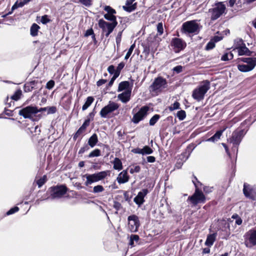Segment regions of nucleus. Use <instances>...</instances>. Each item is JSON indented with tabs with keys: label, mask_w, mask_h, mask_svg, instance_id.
<instances>
[{
	"label": "nucleus",
	"mask_w": 256,
	"mask_h": 256,
	"mask_svg": "<svg viewBox=\"0 0 256 256\" xmlns=\"http://www.w3.org/2000/svg\"><path fill=\"white\" fill-rule=\"evenodd\" d=\"M109 171H102L92 174H86L82 176V180H84L86 178L84 185L88 186L94 182L103 180L108 174Z\"/></svg>",
	"instance_id": "nucleus-1"
},
{
	"label": "nucleus",
	"mask_w": 256,
	"mask_h": 256,
	"mask_svg": "<svg viewBox=\"0 0 256 256\" xmlns=\"http://www.w3.org/2000/svg\"><path fill=\"white\" fill-rule=\"evenodd\" d=\"M168 86L166 80L161 76L156 78L150 86L149 90L152 95H158Z\"/></svg>",
	"instance_id": "nucleus-2"
},
{
	"label": "nucleus",
	"mask_w": 256,
	"mask_h": 256,
	"mask_svg": "<svg viewBox=\"0 0 256 256\" xmlns=\"http://www.w3.org/2000/svg\"><path fill=\"white\" fill-rule=\"evenodd\" d=\"M210 88V83L208 80L202 82L201 84L194 89L192 92V98L199 102L204 99V96Z\"/></svg>",
	"instance_id": "nucleus-3"
},
{
	"label": "nucleus",
	"mask_w": 256,
	"mask_h": 256,
	"mask_svg": "<svg viewBox=\"0 0 256 256\" xmlns=\"http://www.w3.org/2000/svg\"><path fill=\"white\" fill-rule=\"evenodd\" d=\"M246 64H239L238 65V70L242 72H248L252 70L256 66V57L246 58L240 59Z\"/></svg>",
	"instance_id": "nucleus-4"
},
{
	"label": "nucleus",
	"mask_w": 256,
	"mask_h": 256,
	"mask_svg": "<svg viewBox=\"0 0 256 256\" xmlns=\"http://www.w3.org/2000/svg\"><path fill=\"white\" fill-rule=\"evenodd\" d=\"M120 106L118 104L110 101L108 105L104 106L100 111V114L102 118L109 117V115L118 108Z\"/></svg>",
	"instance_id": "nucleus-5"
},
{
	"label": "nucleus",
	"mask_w": 256,
	"mask_h": 256,
	"mask_svg": "<svg viewBox=\"0 0 256 256\" xmlns=\"http://www.w3.org/2000/svg\"><path fill=\"white\" fill-rule=\"evenodd\" d=\"M244 244L248 248L256 246V228L249 230L244 236Z\"/></svg>",
	"instance_id": "nucleus-6"
},
{
	"label": "nucleus",
	"mask_w": 256,
	"mask_h": 256,
	"mask_svg": "<svg viewBox=\"0 0 256 256\" xmlns=\"http://www.w3.org/2000/svg\"><path fill=\"white\" fill-rule=\"evenodd\" d=\"M52 199L60 198H62L67 192L68 188L64 186H57L50 188Z\"/></svg>",
	"instance_id": "nucleus-7"
},
{
	"label": "nucleus",
	"mask_w": 256,
	"mask_h": 256,
	"mask_svg": "<svg viewBox=\"0 0 256 256\" xmlns=\"http://www.w3.org/2000/svg\"><path fill=\"white\" fill-rule=\"evenodd\" d=\"M182 29L185 33L197 34L200 30L199 24L195 20L188 21L182 24Z\"/></svg>",
	"instance_id": "nucleus-8"
},
{
	"label": "nucleus",
	"mask_w": 256,
	"mask_h": 256,
	"mask_svg": "<svg viewBox=\"0 0 256 256\" xmlns=\"http://www.w3.org/2000/svg\"><path fill=\"white\" fill-rule=\"evenodd\" d=\"M117 24V22L110 23L104 21L102 19L100 20L98 22L99 26L102 29V32L105 33V36L106 37H108V36L112 32Z\"/></svg>",
	"instance_id": "nucleus-9"
},
{
	"label": "nucleus",
	"mask_w": 256,
	"mask_h": 256,
	"mask_svg": "<svg viewBox=\"0 0 256 256\" xmlns=\"http://www.w3.org/2000/svg\"><path fill=\"white\" fill-rule=\"evenodd\" d=\"M244 136L243 130H236L232 132V137L228 140V141L233 144V150L236 148L238 152V146L240 144Z\"/></svg>",
	"instance_id": "nucleus-10"
},
{
	"label": "nucleus",
	"mask_w": 256,
	"mask_h": 256,
	"mask_svg": "<svg viewBox=\"0 0 256 256\" xmlns=\"http://www.w3.org/2000/svg\"><path fill=\"white\" fill-rule=\"evenodd\" d=\"M226 7L222 2L216 4V6L209 10V12L211 14V19L215 20L218 18L224 12Z\"/></svg>",
	"instance_id": "nucleus-11"
},
{
	"label": "nucleus",
	"mask_w": 256,
	"mask_h": 256,
	"mask_svg": "<svg viewBox=\"0 0 256 256\" xmlns=\"http://www.w3.org/2000/svg\"><path fill=\"white\" fill-rule=\"evenodd\" d=\"M188 200L196 206L198 203L204 202L206 198L202 191L200 190L198 188H196L194 193L193 195L188 197Z\"/></svg>",
	"instance_id": "nucleus-12"
},
{
	"label": "nucleus",
	"mask_w": 256,
	"mask_h": 256,
	"mask_svg": "<svg viewBox=\"0 0 256 256\" xmlns=\"http://www.w3.org/2000/svg\"><path fill=\"white\" fill-rule=\"evenodd\" d=\"M128 228L132 232H136L140 226L138 218L134 215L130 216L128 218Z\"/></svg>",
	"instance_id": "nucleus-13"
},
{
	"label": "nucleus",
	"mask_w": 256,
	"mask_h": 256,
	"mask_svg": "<svg viewBox=\"0 0 256 256\" xmlns=\"http://www.w3.org/2000/svg\"><path fill=\"white\" fill-rule=\"evenodd\" d=\"M38 113V108L36 106H28L20 110L18 114L26 118H32Z\"/></svg>",
	"instance_id": "nucleus-14"
},
{
	"label": "nucleus",
	"mask_w": 256,
	"mask_h": 256,
	"mask_svg": "<svg viewBox=\"0 0 256 256\" xmlns=\"http://www.w3.org/2000/svg\"><path fill=\"white\" fill-rule=\"evenodd\" d=\"M149 109L150 108L148 106H142L139 111L134 114L132 121L136 124L138 123L147 115Z\"/></svg>",
	"instance_id": "nucleus-15"
},
{
	"label": "nucleus",
	"mask_w": 256,
	"mask_h": 256,
	"mask_svg": "<svg viewBox=\"0 0 256 256\" xmlns=\"http://www.w3.org/2000/svg\"><path fill=\"white\" fill-rule=\"evenodd\" d=\"M243 192L244 195L248 198L254 200L256 197V190L255 188L246 183L244 184Z\"/></svg>",
	"instance_id": "nucleus-16"
},
{
	"label": "nucleus",
	"mask_w": 256,
	"mask_h": 256,
	"mask_svg": "<svg viewBox=\"0 0 256 256\" xmlns=\"http://www.w3.org/2000/svg\"><path fill=\"white\" fill-rule=\"evenodd\" d=\"M171 46L174 51L178 52L184 48L186 46V43L182 39L176 38L172 39Z\"/></svg>",
	"instance_id": "nucleus-17"
},
{
	"label": "nucleus",
	"mask_w": 256,
	"mask_h": 256,
	"mask_svg": "<svg viewBox=\"0 0 256 256\" xmlns=\"http://www.w3.org/2000/svg\"><path fill=\"white\" fill-rule=\"evenodd\" d=\"M148 190L147 189H143L134 198V202L139 206L142 204L144 202V198L147 194Z\"/></svg>",
	"instance_id": "nucleus-18"
},
{
	"label": "nucleus",
	"mask_w": 256,
	"mask_h": 256,
	"mask_svg": "<svg viewBox=\"0 0 256 256\" xmlns=\"http://www.w3.org/2000/svg\"><path fill=\"white\" fill-rule=\"evenodd\" d=\"M132 90H127L124 92L118 94V98L123 103L128 102L130 98Z\"/></svg>",
	"instance_id": "nucleus-19"
},
{
	"label": "nucleus",
	"mask_w": 256,
	"mask_h": 256,
	"mask_svg": "<svg viewBox=\"0 0 256 256\" xmlns=\"http://www.w3.org/2000/svg\"><path fill=\"white\" fill-rule=\"evenodd\" d=\"M135 0H126V5L122 6L123 9L128 12H131L136 8V3H134Z\"/></svg>",
	"instance_id": "nucleus-20"
},
{
	"label": "nucleus",
	"mask_w": 256,
	"mask_h": 256,
	"mask_svg": "<svg viewBox=\"0 0 256 256\" xmlns=\"http://www.w3.org/2000/svg\"><path fill=\"white\" fill-rule=\"evenodd\" d=\"M129 176L126 170L122 172L117 177V181L119 184H124L128 181Z\"/></svg>",
	"instance_id": "nucleus-21"
},
{
	"label": "nucleus",
	"mask_w": 256,
	"mask_h": 256,
	"mask_svg": "<svg viewBox=\"0 0 256 256\" xmlns=\"http://www.w3.org/2000/svg\"><path fill=\"white\" fill-rule=\"evenodd\" d=\"M217 234L216 233H214L212 234H210L208 235L206 240L205 242V245L210 247L214 244V242L216 240Z\"/></svg>",
	"instance_id": "nucleus-22"
},
{
	"label": "nucleus",
	"mask_w": 256,
	"mask_h": 256,
	"mask_svg": "<svg viewBox=\"0 0 256 256\" xmlns=\"http://www.w3.org/2000/svg\"><path fill=\"white\" fill-rule=\"evenodd\" d=\"M236 50L239 56H250L252 52L246 47V45L238 48Z\"/></svg>",
	"instance_id": "nucleus-23"
},
{
	"label": "nucleus",
	"mask_w": 256,
	"mask_h": 256,
	"mask_svg": "<svg viewBox=\"0 0 256 256\" xmlns=\"http://www.w3.org/2000/svg\"><path fill=\"white\" fill-rule=\"evenodd\" d=\"M226 130V128H224L222 130H220L218 131H217L216 133L212 137L209 138L206 140V141L208 142H215L218 141L220 138L221 136L222 135V132Z\"/></svg>",
	"instance_id": "nucleus-24"
},
{
	"label": "nucleus",
	"mask_w": 256,
	"mask_h": 256,
	"mask_svg": "<svg viewBox=\"0 0 256 256\" xmlns=\"http://www.w3.org/2000/svg\"><path fill=\"white\" fill-rule=\"evenodd\" d=\"M130 82L128 81H124L119 84L118 91L121 92L124 90H132L129 88Z\"/></svg>",
	"instance_id": "nucleus-25"
},
{
	"label": "nucleus",
	"mask_w": 256,
	"mask_h": 256,
	"mask_svg": "<svg viewBox=\"0 0 256 256\" xmlns=\"http://www.w3.org/2000/svg\"><path fill=\"white\" fill-rule=\"evenodd\" d=\"M98 142L97 135L96 134H93L88 139V144L91 148L94 147Z\"/></svg>",
	"instance_id": "nucleus-26"
},
{
	"label": "nucleus",
	"mask_w": 256,
	"mask_h": 256,
	"mask_svg": "<svg viewBox=\"0 0 256 256\" xmlns=\"http://www.w3.org/2000/svg\"><path fill=\"white\" fill-rule=\"evenodd\" d=\"M113 164L114 170H120L122 169V162L118 158H116L114 159Z\"/></svg>",
	"instance_id": "nucleus-27"
},
{
	"label": "nucleus",
	"mask_w": 256,
	"mask_h": 256,
	"mask_svg": "<svg viewBox=\"0 0 256 256\" xmlns=\"http://www.w3.org/2000/svg\"><path fill=\"white\" fill-rule=\"evenodd\" d=\"M94 98L92 96H90L86 98V101L82 106V110L83 111L86 110L94 102Z\"/></svg>",
	"instance_id": "nucleus-28"
},
{
	"label": "nucleus",
	"mask_w": 256,
	"mask_h": 256,
	"mask_svg": "<svg viewBox=\"0 0 256 256\" xmlns=\"http://www.w3.org/2000/svg\"><path fill=\"white\" fill-rule=\"evenodd\" d=\"M40 26L36 24H34L30 28V34L32 36H36L38 35V32Z\"/></svg>",
	"instance_id": "nucleus-29"
},
{
	"label": "nucleus",
	"mask_w": 256,
	"mask_h": 256,
	"mask_svg": "<svg viewBox=\"0 0 256 256\" xmlns=\"http://www.w3.org/2000/svg\"><path fill=\"white\" fill-rule=\"evenodd\" d=\"M114 14H106L104 15V18L106 20L111 21V23L117 22L116 20V17L114 16Z\"/></svg>",
	"instance_id": "nucleus-30"
},
{
	"label": "nucleus",
	"mask_w": 256,
	"mask_h": 256,
	"mask_svg": "<svg viewBox=\"0 0 256 256\" xmlns=\"http://www.w3.org/2000/svg\"><path fill=\"white\" fill-rule=\"evenodd\" d=\"M246 44L244 43L242 39L238 38L234 40V46H236L234 50H236L238 48Z\"/></svg>",
	"instance_id": "nucleus-31"
},
{
	"label": "nucleus",
	"mask_w": 256,
	"mask_h": 256,
	"mask_svg": "<svg viewBox=\"0 0 256 256\" xmlns=\"http://www.w3.org/2000/svg\"><path fill=\"white\" fill-rule=\"evenodd\" d=\"M176 116L180 120H182L186 118V112L184 110L178 111L176 114Z\"/></svg>",
	"instance_id": "nucleus-32"
},
{
	"label": "nucleus",
	"mask_w": 256,
	"mask_h": 256,
	"mask_svg": "<svg viewBox=\"0 0 256 256\" xmlns=\"http://www.w3.org/2000/svg\"><path fill=\"white\" fill-rule=\"evenodd\" d=\"M160 118V115L155 114L154 115L150 120V126H154L156 123L158 121Z\"/></svg>",
	"instance_id": "nucleus-33"
},
{
	"label": "nucleus",
	"mask_w": 256,
	"mask_h": 256,
	"mask_svg": "<svg viewBox=\"0 0 256 256\" xmlns=\"http://www.w3.org/2000/svg\"><path fill=\"white\" fill-rule=\"evenodd\" d=\"M153 152V150L148 146H144L142 148V155L150 154Z\"/></svg>",
	"instance_id": "nucleus-34"
},
{
	"label": "nucleus",
	"mask_w": 256,
	"mask_h": 256,
	"mask_svg": "<svg viewBox=\"0 0 256 256\" xmlns=\"http://www.w3.org/2000/svg\"><path fill=\"white\" fill-rule=\"evenodd\" d=\"M100 156V150L99 149H95L89 154L88 157L92 158Z\"/></svg>",
	"instance_id": "nucleus-35"
},
{
	"label": "nucleus",
	"mask_w": 256,
	"mask_h": 256,
	"mask_svg": "<svg viewBox=\"0 0 256 256\" xmlns=\"http://www.w3.org/2000/svg\"><path fill=\"white\" fill-rule=\"evenodd\" d=\"M104 190V187L101 185H97L94 187L93 192L94 194L102 192Z\"/></svg>",
	"instance_id": "nucleus-36"
},
{
	"label": "nucleus",
	"mask_w": 256,
	"mask_h": 256,
	"mask_svg": "<svg viewBox=\"0 0 256 256\" xmlns=\"http://www.w3.org/2000/svg\"><path fill=\"white\" fill-rule=\"evenodd\" d=\"M21 95L22 91L20 90H18L14 92L11 98L14 100H18L20 98Z\"/></svg>",
	"instance_id": "nucleus-37"
},
{
	"label": "nucleus",
	"mask_w": 256,
	"mask_h": 256,
	"mask_svg": "<svg viewBox=\"0 0 256 256\" xmlns=\"http://www.w3.org/2000/svg\"><path fill=\"white\" fill-rule=\"evenodd\" d=\"M135 48V44H132L130 47V48L128 49L126 56H125V60H128L132 52H133L134 50V48Z\"/></svg>",
	"instance_id": "nucleus-38"
},
{
	"label": "nucleus",
	"mask_w": 256,
	"mask_h": 256,
	"mask_svg": "<svg viewBox=\"0 0 256 256\" xmlns=\"http://www.w3.org/2000/svg\"><path fill=\"white\" fill-rule=\"evenodd\" d=\"M180 104L179 102H174L172 105H171L170 108L169 110L170 111H172L178 109L180 108Z\"/></svg>",
	"instance_id": "nucleus-39"
},
{
	"label": "nucleus",
	"mask_w": 256,
	"mask_h": 256,
	"mask_svg": "<svg viewBox=\"0 0 256 256\" xmlns=\"http://www.w3.org/2000/svg\"><path fill=\"white\" fill-rule=\"evenodd\" d=\"M158 33L159 35H162L164 32L163 26L162 22H159L157 25Z\"/></svg>",
	"instance_id": "nucleus-40"
},
{
	"label": "nucleus",
	"mask_w": 256,
	"mask_h": 256,
	"mask_svg": "<svg viewBox=\"0 0 256 256\" xmlns=\"http://www.w3.org/2000/svg\"><path fill=\"white\" fill-rule=\"evenodd\" d=\"M140 170V168L138 166H134L132 168H131L130 170V174H134V172H138Z\"/></svg>",
	"instance_id": "nucleus-41"
},
{
	"label": "nucleus",
	"mask_w": 256,
	"mask_h": 256,
	"mask_svg": "<svg viewBox=\"0 0 256 256\" xmlns=\"http://www.w3.org/2000/svg\"><path fill=\"white\" fill-rule=\"evenodd\" d=\"M18 5H19V4H18V0H17V1L15 2V4L13 5V6H12V10H11L10 12H8V14H6V15H4V16H3V17H6V16H8V15H9V14H11L12 12H13L14 10H16V8H20V7L18 6Z\"/></svg>",
	"instance_id": "nucleus-42"
},
{
	"label": "nucleus",
	"mask_w": 256,
	"mask_h": 256,
	"mask_svg": "<svg viewBox=\"0 0 256 256\" xmlns=\"http://www.w3.org/2000/svg\"><path fill=\"white\" fill-rule=\"evenodd\" d=\"M46 182V176H44L42 178L37 181V184L39 188L41 187Z\"/></svg>",
	"instance_id": "nucleus-43"
},
{
	"label": "nucleus",
	"mask_w": 256,
	"mask_h": 256,
	"mask_svg": "<svg viewBox=\"0 0 256 256\" xmlns=\"http://www.w3.org/2000/svg\"><path fill=\"white\" fill-rule=\"evenodd\" d=\"M55 82L53 80H50L46 84V88L48 90H51L54 86Z\"/></svg>",
	"instance_id": "nucleus-44"
},
{
	"label": "nucleus",
	"mask_w": 256,
	"mask_h": 256,
	"mask_svg": "<svg viewBox=\"0 0 256 256\" xmlns=\"http://www.w3.org/2000/svg\"><path fill=\"white\" fill-rule=\"evenodd\" d=\"M104 10H106L107 12V14H116V10L112 8L110 6H105L104 8Z\"/></svg>",
	"instance_id": "nucleus-45"
},
{
	"label": "nucleus",
	"mask_w": 256,
	"mask_h": 256,
	"mask_svg": "<svg viewBox=\"0 0 256 256\" xmlns=\"http://www.w3.org/2000/svg\"><path fill=\"white\" fill-rule=\"evenodd\" d=\"M19 210V208L18 206H15L10 208L8 211L6 212V215L8 216L12 214L17 212Z\"/></svg>",
	"instance_id": "nucleus-46"
},
{
	"label": "nucleus",
	"mask_w": 256,
	"mask_h": 256,
	"mask_svg": "<svg viewBox=\"0 0 256 256\" xmlns=\"http://www.w3.org/2000/svg\"><path fill=\"white\" fill-rule=\"evenodd\" d=\"M122 38V32H120L116 38V43L117 45V47L118 48L120 46V44L121 42Z\"/></svg>",
	"instance_id": "nucleus-47"
},
{
	"label": "nucleus",
	"mask_w": 256,
	"mask_h": 256,
	"mask_svg": "<svg viewBox=\"0 0 256 256\" xmlns=\"http://www.w3.org/2000/svg\"><path fill=\"white\" fill-rule=\"evenodd\" d=\"M80 1L82 4L88 6L92 4V0H80Z\"/></svg>",
	"instance_id": "nucleus-48"
},
{
	"label": "nucleus",
	"mask_w": 256,
	"mask_h": 256,
	"mask_svg": "<svg viewBox=\"0 0 256 256\" xmlns=\"http://www.w3.org/2000/svg\"><path fill=\"white\" fill-rule=\"evenodd\" d=\"M215 46V44L212 42H210L206 46V49L210 50L212 49Z\"/></svg>",
	"instance_id": "nucleus-49"
},
{
	"label": "nucleus",
	"mask_w": 256,
	"mask_h": 256,
	"mask_svg": "<svg viewBox=\"0 0 256 256\" xmlns=\"http://www.w3.org/2000/svg\"><path fill=\"white\" fill-rule=\"evenodd\" d=\"M90 122V119L86 120L84 123L82 124V125L80 128L82 130L84 131L86 127L89 124Z\"/></svg>",
	"instance_id": "nucleus-50"
},
{
	"label": "nucleus",
	"mask_w": 256,
	"mask_h": 256,
	"mask_svg": "<svg viewBox=\"0 0 256 256\" xmlns=\"http://www.w3.org/2000/svg\"><path fill=\"white\" fill-rule=\"evenodd\" d=\"M30 2V0H20L18 1V6L21 8L24 6L25 4H27Z\"/></svg>",
	"instance_id": "nucleus-51"
},
{
	"label": "nucleus",
	"mask_w": 256,
	"mask_h": 256,
	"mask_svg": "<svg viewBox=\"0 0 256 256\" xmlns=\"http://www.w3.org/2000/svg\"><path fill=\"white\" fill-rule=\"evenodd\" d=\"M84 132L83 130H82L80 128H79V129L77 130L76 133L74 136V139L76 140L77 138L82 134V132Z\"/></svg>",
	"instance_id": "nucleus-52"
},
{
	"label": "nucleus",
	"mask_w": 256,
	"mask_h": 256,
	"mask_svg": "<svg viewBox=\"0 0 256 256\" xmlns=\"http://www.w3.org/2000/svg\"><path fill=\"white\" fill-rule=\"evenodd\" d=\"M132 152L134 154H142V148H136L132 150Z\"/></svg>",
	"instance_id": "nucleus-53"
},
{
	"label": "nucleus",
	"mask_w": 256,
	"mask_h": 256,
	"mask_svg": "<svg viewBox=\"0 0 256 256\" xmlns=\"http://www.w3.org/2000/svg\"><path fill=\"white\" fill-rule=\"evenodd\" d=\"M47 110H48V114H54L56 112V108L54 106L50 107V108H48Z\"/></svg>",
	"instance_id": "nucleus-54"
},
{
	"label": "nucleus",
	"mask_w": 256,
	"mask_h": 256,
	"mask_svg": "<svg viewBox=\"0 0 256 256\" xmlns=\"http://www.w3.org/2000/svg\"><path fill=\"white\" fill-rule=\"evenodd\" d=\"M115 70L114 66L113 65L109 66L108 68V71L110 74H113Z\"/></svg>",
	"instance_id": "nucleus-55"
},
{
	"label": "nucleus",
	"mask_w": 256,
	"mask_h": 256,
	"mask_svg": "<svg viewBox=\"0 0 256 256\" xmlns=\"http://www.w3.org/2000/svg\"><path fill=\"white\" fill-rule=\"evenodd\" d=\"M174 70L177 73L180 72L182 70V66H178L174 68Z\"/></svg>",
	"instance_id": "nucleus-56"
},
{
	"label": "nucleus",
	"mask_w": 256,
	"mask_h": 256,
	"mask_svg": "<svg viewBox=\"0 0 256 256\" xmlns=\"http://www.w3.org/2000/svg\"><path fill=\"white\" fill-rule=\"evenodd\" d=\"M106 82V80L101 79L98 80L96 82V84L98 86H101L102 84H104Z\"/></svg>",
	"instance_id": "nucleus-57"
},
{
	"label": "nucleus",
	"mask_w": 256,
	"mask_h": 256,
	"mask_svg": "<svg viewBox=\"0 0 256 256\" xmlns=\"http://www.w3.org/2000/svg\"><path fill=\"white\" fill-rule=\"evenodd\" d=\"M146 159L148 162H154L156 161V158L153 156H148Z\"/></svg>",
	"instance_id": "nucleus-58"
},
{
	"label": "nucleus",
	"mask_w": 256,
	"mask_h": 256,
	"mask_svg": "<svg viewBox=\"0 0 256 256\" xmlns=\"http://www.w3.org/2000/svg\"><path fill=\"white\" fill-rule=\"evenodd\" d=\"M50 20H49L48 19V18H47V16H42V20H41V22L42 24H46Z\"/></svg>",
	"instance_id": "nucleus-59"
},
{
	"label": "nucleus",
	"mask_w": 256,
	"mask_h": 256,
	"mask_svg": "<svg viewBox=\"0 0 256 256\" xmlns=\"http://www.w3.org/2000/svg\"><path fill=\"white\" fill-rule=\"evenodd\" d=\"M130 238L134 241L138 242L139 240V236L138 235L132 234Z\"/></svg>",
	"instance_id": "nucleus-60"
},
{
	"label": "nucleus",
	"mask_w": 256,
	"mask_h": 256,
	"mask_svg": "<svg viewBox=\"0 0 256 256\" xmlns=\"http://www.w3.org/2000/svg\"><path fill=\"white\" fill-rule=\"evenodd\" d=\"M124 64L123 62L120 63L117 67L116 70L120 72V70L124 68Z\"/></svg>",
	"instance_id": "nucleus-61"
},
{
	"label": "nucleus",
	"mask_w": 256,
	"mask_h": 256,
	"mask_svg": "<svg viewBox=\"0 0 256 256\" xmlns=\"http://www.w3.org/2000/svg\"><path fill=\"white\" fill-rule=\"evenodd\" d=\"M120 72V71L116 70L114 71V73L113 74L114 76L112 77L116 79L119 76Z\"/></svg>",
	"instance_id": "nucleus-62"
},
{
	"label": "nucleus",
	"mask_w": 256,
	"mask_h": 256,
	"mask_svg": "<svg viewBox=\"0 0 256 256\" xmlns=\"http://www.w3.org/2000/svg\"><path fill=\"white\" fill-rule=\"evenodd\" d=\"M221 60L223 61H226V60H228V54L226 53L225 54H224L222 58H221Z\"/></svg>",
	"instance_id": "nucleus-63"
},
{
	"label": "nucleus",
	"mask_w": 256,
	"mask_h": 256,
	"mask_svg": "<svg viewBox=\"0 0 256 256\" xmlns=\"http://www.w3.org/2000/svg\"><path fill=\"white\" fill-rule=\"evenodd\" d=\"M193 184L195 186L196 189L198 188V186L196 182H199L196 177L194 176V179L192 180Z\"/></svg>",
	"instance_id": "nucleus-64"
}]
</instances>
